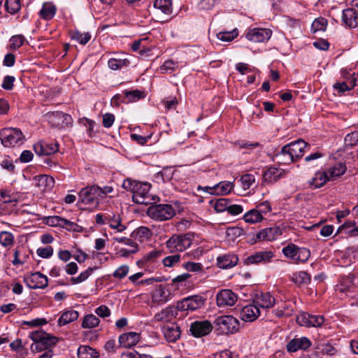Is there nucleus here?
<instances>
[{"label": "nucleus", "mask_w": 358, "mask_h": 358, "mask_svg": "<svg viewBox=\"0 0 358 358\" xmlns=\"http://www.w3.org/2000/svg\"><path fill=\"white\" fill-rule=\"evenodd\" d=\"M122 187L126 190L133 193L132 198L135 203L145 205L148 204L149 191L151 187L150 184L126 179L123 182Z\"/></svg>", "instance_id": "f257e3e1"}, {"label": "nucleus", "mask_w": 358, "mask_h": 358, "mask_svg": "<svg viewBox=\"0 0 358 358\" xmlns=\"http://www.w3.org/2000/svg\"><path fill=\"white\" fill-rule=\"evenodd\" d=\"M29 338L34 343L31 346V350L38 352L50 350L59 341L57 337L52 336L41 329L31 332Z\"/></svg>", "instance_id": "f03ea898"}, {"label": "nucleus", "mask_w": 358, "mask_h": 358, "mask_svg": "<svg viewBox=\"0 0 358 358\" xmlns=\"http://www.w3.org/2000/svg\"><path fill=\"white\" fill-rule=\"evenodd\" d=\"M194 238L191 233L174 234L166 242V246L170 252H182L192 245Z\"/></svg>", "instance_id": "7ed1b4c3"}, {"label": "nucleus", "mask_w": 358, "mask_h": 358, "mask_svg": "<svg viewBox=\"0 0 358 358\" xmlns=\"http://www.w3.org/2000/svg\"><path fill=\"white\" fill-rule=\"evenodd\" d=\"M215 328L220 334H235L239 330V321L231 315H221L213 322Z\"/></svg>", "instance_id": "20e7f679"}, {"label": "nucleus", "mask_w": 358, "mask_h": 358, "mask_svg": "<svg viewBox=\"0 0 358 358\" xmlns=\"http://www.w3.org/2000/svg\"><path fill=\"white\" fill-rule=\"evenodd\" d=\"M147 214L155 220L165 221L171 219L176 212L169 204H158L150 206L147 210Z\"/></svg>", "instance_id": "39448f33"}, {"label": "nucleus", "mask_w": 358, "mask_h": 358, "mask_svg": "<svg viewBox=\"0 0 358 358\" xmlns=\"http://www.w3.org/2000/svg\"><path fill=\"white\" fill-rule=\"evenodd\" d=\"M206 299L201 295H192L184 298L177 303L176 308L180 311H194L203 308Z\"/></svg>", "instance_id": "423d86ee"}, {"label": "nucleus", "mask_w": 358, "mask_h": 358, "mask_svg": "<svg viewBox=\"0 0 358 358\" xmlns=\"http://www.w3.org/2000/svg\"><path fill=\"white\" fill-rule=\"evenodd\" d=\"M24 136L21 130L17 128H4L0 131V139L5 147L14 146L22 143Z\"/></svg>", "instance_id": "0eeeda50"}, {"label": "nucleus", "mask_w": 358, "mask_h": 358, "mask_svg": "<svg viewBox=\"0 0 358 358\" xmlns=\"http://www.w3.org/2000/svg\"><path fill=\"white\" fill-rule=\"evenodd\" d=\"M99 187L92 185L83 188L79 192V202L85 205L97 206L99 203Z\"/></svg>", "instance_id": "6e6552de"}, {"label": "nucleus", "mask_w": 358, "mask_h": 358, "mask_svg": "<svg viewBox=\"0 0 358 358\" xmlns=\"http://www.w3.org/2000/svg\"><path fill=\"white\" fill-rule=\"evenodd\" d=\"M52 127H64L71 125L73 120L70 115L59 111L48 112L45 115Z\"/></svg>", "instance_id": "1a4fd4ad"}, {"label": "nucleus", "mask_w": 358, "mask_h": 358, "mask_svg": "<svg viewBox=\"0 0 358 358\" xmlns=\"http://www.w3.org/2000/svg\"><path fill=\"white\" fill-rule=\"evenodd\" d=\"M24 282L30 289H44L48 286V278L40 272L31 273L24 277Z\"/></svg>", "instance_id": "9d476101"}, {"label": "nucleus", "mask_w": 358, "mask_h": 358, "mask_svg": "<svg viewBox=\"0 0 358 358\" xmlns=\"http://www.w3.org/2000/svg\"><path fill=\"white\" fill-rule=\"evenodd\" d=\"M213 329V324L208 320L195 321L189 327L192 335L199 338L208 335Z\"/></svg>", "instance_id": "9b49d317"}, {"label": "nucleus", "mask_w": 358, "mask_h": 358, "mask_svg": "<svg viewBox=\"0 0 358 358\" xmlns=\"http://www.w3.org/2000/svg\"><path fill=\"white\" fill-rule=\"evenodd\" d=\"M282 234V229L280 227L273 226L260 230L255 236L254 241L252 243L262 241H273Z\"/></svg>", "instance_id": "f8f14e48"}, {"label": "nucleus", "mask_w": 358, "mask_h": 358, "mask_svg": "<svg viewBox=\"0 0 358 358\" xmlns=\"http://www.w3.org/2000/svg\"><path fill=\"white\" fill-rule=\"evenodd\" d=\"M271 36V31L268 29L254 28L246 34L248 40L254 43H261L268 41Z\"/></svg>", "instance_id": "ddd939ff"}, {"label": "nucleus", "mask_w": 358, "mask_h": 358, "mask_svg": "<svg viewBox=\"0 0 358 358\" xmlns=\"http://www.w3.org/2000/svg\"><path fill=\"white\" fill-rule=\"evenodd\" d=\"M34 149L38 155H50L59 150V144L57 143L39 141L34 145Z\"/></svg>", "instance_id": "4468645a"}, {"label": "nucleus", "mask_w": 358, "mask_h": 358, "mask_svg": "<svg viewBox=\"0 0 358 358\" xmlns=\"http://www.w3.org/2000/svg\"><path fill=\"white\" fill-rule=\"evenodd\" d=\"M34 185L38 189V192H45L50 190L55 185V180L48 175H39L34 178Z\"/></svg>", "instance_id": "2eb2a0df"}, {"label": "nucleus", "mask_w": 358, "mask_h": 358, "mask_svg": "<svg viewBox=\"0 0 358 358\" xmlns=\"http://www.w3.org/2000/svg\"><path fill=\"white\" fill-rule=\"evenodd\" d=\"M237 301L236 295L229 289H223L217 294L218 306H232Z\"/></svg>", "instance_id": "dca6fc26"}, {"label": "nucleus", "mask_w": 358, "mask_h": 358, "mask_svg": "<svg viewBox=\"0 0 358 358\" xmlns=\"http://www.w3.org/2000/svg\"><path fill=\"white\" fill-rule=\"evenodd\" d=\"M162 332L168 342H176L180 337L181 331L176 323L167 324L163 326Z\"/></svg>", "instance_id": "f3484780"}, {"label": "nucleus", "mask_w": 358, "mask_h": 358, "mask_svg": "<svg viewBox=\"0 0 358 358\" xmlns=\"http://www.w3.org/2000/svg\"><path fill=\"white\" fill-rule=\"evenodd\" d=\"M311 345L310 341L306 337L294 338L287 344V350L289 352H295L299 350H306Z\"/></svg>", "instance_id": "a211bd4d"}, {"label": "nucleus", "mask_w": 358, "mask_h": 358, "mask_svg": "<svg viewBox=\"0 0 358 358\" xmlns=\"http://www.w3.org/2000/svg\"><path fill=\"white\" fill-rule=\"evenodd\" d=\"M234 188V183L228 181H223L217 183L213 187H206L203 190L211 194L225 195L231 192Z\"/></svg>", "instance_id": "6ab92c4d"}, {"label": "nucleus", "mask_w": 358, "mask_h": 358, "mask_svg": "<svg viewBox=\"0 0 358 358\" xmlns=\"http://www.w3.org/2000/svg\"><path fill=\"white\" fill-rule=\"evenodd\" d=\"M260 314L259 308L255 304H249L244 306L240 312V317L245 322L255 320Z\"/></svg>", "instance_id": "aec40b11"}, {"label": "nucleus", "mask_w": 358, "mask_h": 358, "mask_svg": "<svg viewBox=\"0 0 358 358\" xmlns=\"http://www.w3.org/2000/svg\"><path fill=\"white\" fill-rule=\"evenodd\" d=\"M286 145L288 147V150L290 151L296 159L303 156L305 149L310 148V145L302 139L293 141Z\"/></svg>", "instance_id": "412c9836"}, {"label": "nucleus", "mask_w": 358, "mask_h": 358, "mask_svg": "<svg viewBox=\"0 0 358 358\" xmlns=\"http://www.w3.org/2000/svg\"><path fill=\"white\" fill-rule=\"evenodd\" d=\"M140 339V334L136 332H127L119 337V345L124 348H131L137 344Z\"/></svg>", "instance_id": "4be33fe9"}, {"label": "nucleus", "mask_w": 358, "mask_h": 358, "mask_svg": "<svg viewBox=\"0 0 358 358\" xmlns=\"http://www.w3.org/2000/svg\"><path fill=\"white\" fill-rule=\"evenodd\" d=\"M273 257V253L271 251L257 252L253 255L248 257L245 259L247 264H258L260 262H269Z\"/></svg>", "instance_id": "5701e85b"}, {"label": "nucleus", "mask_w": 358, "mask_h": 358, "mask_svg": "<svg viewBox=\"0 0 358 358\" xmlns=\"http://www.w3.org/2000/svg\"><path fill=\"white\" fill-rule=\"evenodd\" d=\"M358 13L354 8H347L343 10L342 20L343 22L350 28H355L357 27Z\"/></svg>", "instance_id": "b1692460"}, {"label": "nucleus", "mask_w": 358, "mask_h": 358, "mask_svg": "<svg viewBox=\"0 0 358 358\" xmlns=\"http://www.w3.org/2000/svg\"><path fill=\"white\" fill-rule=\"evenodd\" d=\"M285 176V171L278 167H269L264 174V181L268 182H274Z\"/></svg>", "instance_id": "393cba45"}, {"label": "nucleus", "mask_w": 358, "mask_h": 358, "mask_svg": "<svg viewBox=\"0 0 358 358\" xmlns=\"http://www.w3.org/2000/svg\"><path fill=\"white\" fill-rule=\"evenodd\" d=\"M274 159L278 163L282 164H289L296 160L290 151L288 150V147L286 145L281 148L279 152L275 155Z\"/></svg>", "instance_id": "a878e982"}, {"label": "nucleus", "mask_w": 358, "mask_h": 358, "mask_svg": "<svg viewBox=\"0 0 358 358\" xmlns=\"http://www.w3.org/2000/svg\"><path fill=\"white\" fill-rule=\"evenodd\" d=\"M129 64V60L125 57L124 53L117 55L115 57L110 58L108 62L109 68L112 70H118L124 66H128Z\"/></svg>", "instance_id": "bb28decb"}, {"label": "nucleus", "mask_w": 358, "mask_h": 358, "mask_svg": "<svg viewBox=\"0 0 358 358\" xmlns=\"http://www.w3.org/2000/svg\"><path fill=\"white\" fill-rule=\"evenodd\" d=\"M217 266L221 268H229L236 265L238 259L235 255H224L217 257Z\"/></svg>", "instance_id": "cd10ccee"}, {"label": "nucleus", "mask_w": 358, "mask_h": 358, "mask_svg": "<svg viewBox=\"0 0 358 358\" xmlns=\"http://www.w3.org/2000/svg\"><path fill=\"white\" fill-rule=\"evenodd\" d=\"M255 303L258 308H270L275 304V299L269 293L261 294L255 301Z\"/></svg>", "instance_id": "c85d7f7f"}, {"label": "nucleus", "mask_w": 358, "mask_h": 358, "mask_svg": "<svg viewBox=\"0 0 358 358\" xmlns=\"http://www.w3.org/2000/svg\"><path fill=\"white\" fill-rule=\"evenodd\" d=\"M169 294H166L165 287L159 285L154 290L152 300L157 304H163L169 301Z\"/></svg>", "instance_id": "c756f323"}, {"label": "nucleus", "mask_w": 358, "mask_h": 358, "mask_svg": "<svg viewBox=\"0 0 358 358\" xmlns=\"http://www.w3.org/2000/svg\"><path fill=\"white\" fill-rule=\"evenodd\" d=\"M78 312L75 310H69L64 312L58 320V324L60 327L64 326L78 319Z\"/></svg>", "instance_id": "7c9ffc66"}, {"label": "nucleus", "mask_w": 358, "mask_h": 358, "mask_svg": "<svg viewBox=\"0 0 358 358\" xmlns=\"http://www.w3.org/2000/svg\"><path fill=\"white\" fill-rule=\"evenodd\" d=\"M153 7L156 12L160 11L166 15H170L172 13L171 0H155Z\"/></svg>", "instance_id": "2f4dec72"}, {"label": "nucleus", "mask_w": 358, "mask_h": 358, "mask_svg": "<svg viewBox=\"0 0 358 358\" xmlns=\"http://www.w3.org/2000/svg\"><path fill=\"white\" fill-rule=\"evenodd\" d=\"M78 358H99V353L88 345H81L78 349Z\"/></svg>", "instance_id": "473e14b6"}, {"label": "nucleus", "mask_w": 358, "mask_h": 358, "mask_svg": "<svg viewBox=\"0 0 358 358\" xmlns=\"http://www.w3.org/2000/svg\"><path fill=\"white\" fill-rule=\"evenodd\" d=\"M356 78L352 77L348 81H343L341 83H336L334 85V88L339 93H343L346 91L352 90L356 85Z\"/></svg>", "instance_id": "72a5a7b5"}, {"label": "nucleus", "mask_w": 358, "mask_h": 358, "mask_svg": "<svg viewBox=\"0 0 358 358\" xmlns=\"http://www.w3.org/2000/svg\"><path fill=\"white\" fill-rule=\"evenodd\" d=\"M124 98L123 101L126 103L134 102L145 96L144 92L135 90L131 91H124Z\"/></svg>", "instance_id": "f704fd0d"}, {"label": "nucleus", "mask_w": 358, "mask_h": 358, "mask_svg": "<svg viewBox=\"0 0 358 358\" xmlns=\"http://www.w3.org/2000/svg\"><path fill=\"white\" fill-rule=\"evenodd\" d=\"M70 37L72 40L78 41L81 45L87 44L91 38V35L89 32L81 33L79 31H70Z\"/></svg>", "instance_id": "c9c22d12"}, {"label": "nucleus", "mask_w": 358, "mask_h": 358, "mask_svg": "<svg viewBox=\"0 0 358 358\" xmlns=\"http://www.w3.org/2000/svg\"><path fill=\"white\" fill-rule=\"evenodd\" d=\"M263 215H260L259 211H257L256 209H252L249 210L243 216V220L245 222L250 224L260 222L263 220Z\"/></svg>", "instance_id": "e433bc0d"}, {"label": "nucleus", "mask_w": 358, "mask_h": 358, "mask_svg": "<svg viewBox=\"0 0 358 358\" xmlns=\"http://www.w3.org/2000/svg\"><path fill=\"white\" fill-rule=\"evenodd\" d=\"M100 323V320L93 314H89L84 317L82 322L83 329H92L97 327Z\"/></svg>", "instance_id": "4c0bfd02"}, {"label": "nucleus", "mask_w": 358, "mask_h": 358, "mask_svg": "<svg viewBox=\"0 0 358 358\" xmlns=\"http://www.w3.org/2000/svg\"><path fill=\"white\" fill-rule=\"evenodd\" d=\"M346 170L347 168L345 165L342 163H339L336 164L334 167L328 169L326 172L331 179L342 176L345 173Z\"/></svg>", "instance_id": "58836bf2"}, {"label": "nucleus", "mask_w": 358, "mask_h": 358, "mask_svg": "<svg viewBox=\"0 0 358 358\" xmlns=\"http://www.w3.org/2000/svg\"><path fill=\"white\" fill-rule=\"evenodd\" d=\"M56 12V8L53 5L43 4L41 10H40V15L44 20L52 19Z\"/></svg>", "instance_id": "ea45409f"}, {"label": "nucleus", "mask_w": 358, "mask_h": 358, "mask_svg": "<svg viewBox=\"0 0 358 358\" xmlns=\"http://www.w3.org/2000/svg\"><path fill=\"white\" fill-rule=\"evenodd\" d=\"M292 281L298 285L307 284L310 281V275L306 271H299L293 274Z\"/></svg>", "instance_id": "a19ab883"}, {"label": "nucleus", "mask_w": 358, "mask_h": 358, "mask_svg": "<svg viewBox=\"0 0 358 358\" xmlns=\"http://www.w3.org/2000/svg\"><path fill=\"white\" fill-rule=\"evenodd\" d=\"M244 234V230L242 227H228L226 231V235L229 241H234L238 237Z\"/></svg>", "instance_id": "79ce46f5"}, {"label": "nucleus", "mask_w": 358, "mask_h": 358, "mask_svg": "<svg viewBox=\"0 0 358 358\" xmlns=\"http://www.w3.org/2000/svg\"><path fill=\"white\" fill-rule=\"evenodd\" d=\"M173 315L174 310L173 308L168 307L162 310L160 313H157L155 315V320L157 322H167L171 320V317L173 316Z\"/></svg>", "instance_id": "37998d69"}, {"label": "nucleus", "mask_w": 358, "mask_h": 358, "mask_svg": "<svg viewBox=\"0 0 358 358\" xmlns=\"http://www.w3.org/2000/svg\"><path fill=\"white\" fill-rule=\"evenodd\" d=\"M329 180L330 178L327 172L319 173L314 178H313L311 185H313L315 188H320Z\"/></svg>", "instance_id": "c03bdc74"}, {"label": "nucleus", "mask_w": 358, "mask_h": 358, "mask_svg": "<svg viewBox=\"0 0 358 358\" xmlns=\"http://www.w3.org/2000/svg\"><path fill=\"white\" fill-rule=\"evenodd\" d=\"M5 7L9 13L14 15L20 10L21 0H6Z\"/></svg>", "instance_id": "a18cd8bd"}, {"label": "nucleus", "mask_w": 358, "mask_h": 358, "mask_svg": "<svg viewBox=\"0 0 358 358\" xmlns=\"http://www.w3.org/2000/svg\"><path fill=\"white\" fill-rule=\"evenodd\" d=\"M238 32L236 29L231 31H220L217 34V38L222 41L229 42L238 36Z\"/></svg>", "instance_id": "49530a36"}, {"label": "nucleus", "mask_w": 358, "mask_h": 358, "mask_svg": "<svg viewBox=\"0 0 358 358\" xmlns=\"http://www.w3.org/2000/svg\"><path fill=\"white\" fill-rule=\"evenodd\" d=\"M298 248L299 247L293 243H289L286 247L283 248L282 253L286 257L295 262Z\"/></svg>", "instance_id": "de8ad7c7"}, {"label": "nucleus", "mask_w": 358, "mask_h": 358, "mask_svg": "<svg viewBox=\"0 0 358 358\" xmlns=\"http://www.w3.org/2000/svg\"><path fill=\"white\" fill-rule=\"evenodd\" d=\"M162 251L153 250L143 256V259L138 262V264L152 263L162 255Z\"/></svg>", "instance_id": "09e8293b"}, {"label": "nucleus", "mask_w": 358, "mask_h": 358, "mask_svg": "<svg viewBox=\"0 0 358 358\" xmlns=\"http://www.w3.org/2000/svg\"><path fill=\"white\" fill-rule=\"evenodd\" d=\"M310 250L306 248H298L296 257H295L296 263L306 262L310 257Z\"/></svg>", "instance_id": "8fccbe9b"}, {"label": "nucleus", "mask_w": 358, "mask_h": 358, "mask_svg": "<svg viewBox=\"0 0 358 358\" xmlns=\"http://www.w3.org/2000/svg\"><path fill=\"white\" fill-rule=\"evenodd\" d=\"M94 268L89 267L87 270L82 272L78 277H72L71 282L73 285L78 284L86 280L92 273Z\"/></svg>", "instance_id": "3c124183"}, {"label": "nucleus", "mask_w": 358, "mask_h": 358, "mask_svg": "<svg viewBox=\"0 0 358 358\" xmlns=\"http://www.w3.org/2000/svg\"><path fill=\"white\" fill-rule=\"evenodd\" d=\"M317 349L324 355H334L336 352V350L331 344L328 343H320L317 345Z\"/></svg>", "instance_id": "603ef678"}, {"label": "nucleus", "mask_w": 358, "mask_h": 358, "mask_svg": "<svg viewBox=\"0 0 358 358\" xmlns=\"http://www.w3.org/2000/svg\"><path fill=\"white\" fill-rule=\"evenodd\" d=\"M344 140L346 147L352 148L358 145V130L347 134Z\"/></svg>", "instance_id": "864d4df0"}, {"label": "nucleus", "mask_w": 358, "mask_h": 358, "mask_svg": "<svg viewBox=\"0 0 358 358\" xmlns=\"http://www.w3.org/2000/svg\"><path fill=\"white\" fill-rule=\"evenodd\" d=\"M62 227L66 229L69 231L73 232H82L83 230V228L81 226L77 224L76 222H71L65 218H64L63 220Z\"/></svg>", "instance_id": "5fc2aeb1"}, {"label": "nucleus", "mask_w": 358, "mask_h": 358, "mask_svg": "<svg viewBox=\"0 0 358 358\" xmlns=\"http://www.w3.org/2000/svg\"><path fill=\"white\" fill-rule=\"evenodd\" d=\"M327 25V20L324 18L320 17L315 19L312 23L311 29L313 33L317 31H324Z\"/></svg>", "instance_id": "6e6d98bb"}, {"label": "nucleus", "mask_w": 358, "mask_h": 358, "mask_svg": "<svg viewBox=\"0 0 358 358\" xmlns=\"http://www.w3.org/2000/svg\"><path fill=\"white\" fill-rule=\"evenodd\" d=\"M14 236L8 231H2L0 233V243L4 247L10 246L13 244Z\"/></svg>", "instance_id": "4d7b16f0"}, {"label": "nucleus", "mask_w": 358, "mask_h": 358, "mask_svg": "<svg viewBox=\"0 0 358 358\" xmlns=\"http://www.w3.org/2000/svg\"><path fill=\"white\" fill-rule=\"evenodd\" d=\"M229 206V201L227 199L221 198L217 200L214 203L215 210L218 212H224L228 210Z\"/></svg>", "instance_id": "13d9d810"}, {"label": "nucleus", "mask_w": 358, "mask_h": 358, "mask_svg": "<svg viewBox=\"0 0 358 358\" xmlns=\"http://www.w3.org/2000/svg\"><path fill=\"white\" fill-rule=\"evenodd\" d=\"M178 68V62L173 60L166 61L162 66H160L162 73H171Z\"/></svg>", "instance_id": "bf43d9fd"}, {"label": "nucleus", "mask_w": 358, "mask_h": 358, "mask_svg": "<svg viewBox=\"0 0 358 358\" xmlns=\"http://www.w3.org/2000/svg\"><path fill=\"white\" fill-rule=\"evenodd\" d=\"M255 176L252 174L243 175L239 180L241 186L244 189H249L251 185L255 182Z\"/></svg>", "instance_id": "052dcab7"}, {"label": "nucleus", "mask_w": 358, "mask_h": 358, "mask_svg": "<svg viewBox=\"0 0 358 358\" xmlns=\"http://www.w3.org/2000/svg\"><path fill=\"white\" fill-rule=\"evenodd\" d=\"M324 322V318L322 315H310L308 327H319Z\"/></svg>", "instance_id": "680f3d73"}, {"label": "nucleus", "mask_w": 358, "mask_h": 358, "mask_svg": "<svg viewBox=\"0 0 358 358\" xmlns=\"http://www.w3.org/2000/svg\"><path fill=\"white\" fill-rule=\"evenodd\" d=\"M110 222V227L117 229V231L121 232L126 229V227L121 224V219L119 216L113 215Z\"/></svg>", "instance_id": "e2e57ef3"}, {"label": "nucleus", "mask_w": 358, "mask_h": 358, "mask_svg": "<svg viewBox=\"0 0 358 358\" xmlns=\"http://www.w3.org/2000/svg\"><path fill=\"white\" fill-rule=\"evenodd\" d=\"M180 259V255L176 254L174 255L168 256L163 259V264L165 266L171 267L178 263Z\"/></svg>", "instance_id": "0e129e2a"}, {"label": "nucleus", "mask_w": 358, "mask_h": 358, "mask_svg": "<svg viewBox=\"0 0 358 358\" xmlns=\"http://www.w3.org/2000/svg\"><path fill=\"white\" fill-rule=\"evenodd\" d=\"M64 218L60 216H50L47 217L46 224L52 227H62Z\"/></svg>", "instance_id": "69168bd1"}, {"label": "nucleus", "mask_w": 358, "mask_h": 358, "mask_svg": "<svg viewBox=\"0 0 358 358\" xmlns=\"http://www.w3.org/2000/svg\"><path fill=\"white\" fill-rule=\"evenodd\" d=\"M37 255L42 258H49L53 254V248L51 246L39 248L36 250Z\"/></svg>", "instance_id": "338daca9"}, {"label": "nucleus", "mask_w": 358, "mask_h": 358, "mask_svg": "<svg viewBox=\"0 0 358 358\" xmlns=\"http://www.w3.org/2000/svg\"><path fill=\"white\" fill-rule=\"evenodd\" d=\"M25 41V38L23 35H15L11 37L10 42L12 47L15 49L21 47Z\"/></svg>", "instance_id": "774afa93"}]
</instances>
